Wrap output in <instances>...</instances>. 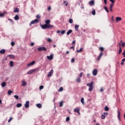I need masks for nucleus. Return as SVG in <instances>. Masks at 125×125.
Segmentation results:
<instances>
[{"instance_id":"nucleus-5","label":"nucleus","mask_w":125,"mask_h":125,"mask_svg":"<svg viewBox=\"0 0 125 125\" xmlns=\"http://www.w3.org/2000/svg\"><path fill=\"white\" fill-rule=\"evenodd\" d=\"M52 75H53V69H51L48 73V74H47V77L48 78H50V77H51V76H52Z\"/></svg>"},{"instance_id":"nucleus-41","label":"nucleus","mask_w":125,"mask_h":125,"mask_svg":"<svg viewBox=\"0 0 125 125\" xmlns=\"http://www.w3.org/2000/svg\"><path fill=\"white\" fill-rule=\"evenodd\" d=\"M105 111H109V107L108 106H106L104 108Z\"/></svg>"},{"instance_id":"nucleus-20","label":"nucleus","mask_w":125,"mask_h":125,"mask_svg":"<svg viewBox=\"0 0 125 125\" xmlns=\"http://www.w3.org/2000/svg\"><path fill=\"white\" fill-rule=\"evenodd\" d=\"M22 86H25L27 85V83L24 81H22V83L21 84Z\"/></svg>"},{"instance_id":"nucleus-6","label":"nucleus","mask_w":125,"mask_h":125,"mask_svg":"<svg viewBox=\"0 0 125 125\" xmlns=\"http://www.w3.org/2000/svg\"><path fill=\"white\" fill-rule=\"evenodd\" d=\"M30 104V102L29 101H27L24 104L25 107L26 109L28 108V107H30V104Z\"/></svg>"},{"instance_id":"nucleus-26","label":"nucleus","mask_w":125,"mask_h":125,"mask_svg":"<svg viewBox=\"0 0 125 125\" xmlns=\"http://www.w3.org/2000/svg\"><path fill=\"white\" fill-rule=\"evenodd\" d=\"M14 12L17 13L19 12V8H15V9L14 10Z\"/></svg>"},{"instance_id":"nucleus-53","label":"nucleus","mask_w":125,"mask_h":125,"mask_svg":"<svg viewBox=\"0 0 125 125\" xmlns=\"http://www.w3.org/2000/svg\"><path fill=\"white\" fill-rule=\"evenodd\" d=\"M9 57L11 58H14V56L12 55H9Z\"/></svg>"},{"instance_id":"nucleus-60","label":"nucleus","mask_w":125,"mask_h":125,"mask_svg":"<svg viewBox=\"0 0 125 125\" xmlns=\"http://www.w3.org/2000/svg\"><path fill=\"white\" fill-rule=\"evenodd\" d=\"M75 46H72V47H70V48L71 49H73V50H75Z\"/></svg>"},{"instance_id":"nucleus-61","label":"nucleus","mask_w":125,"mask_h":125,"mask_svg":"<svg viewBox=\"0 0 125 125\" xmlns=\"http://www.w3.org/2000/svg\"><path fill=\"white\" fill-rule=\"evenodd\" d=\"M34 44H35V43L34 42H31L30 44V45H31V46H34Z\"/></svg>"},{"instance_id":"nucleus-36","label":"nucleus","mask_w":125,"mask_h":125,"mask_svg":"<svg viewBox=\"0 0 125 125\" xmlns=\"http://www.w3.org/2000/svg\"><path fill=\"white\" fill-rule=\"evenodd\" d=\"M114 7V3H111L110 4V6H109V8H113V7Z\"/></svg>"},{"instance_id":"nucleus-35","label":"nucleus","mask_w":125,"mask_h":125,"mask_svg":"<svg viewBox=\"0 0 125 125\" xmlns=\"http://www.w3.org/2000/svg\"><path fill=\"white\" fill-rule=\"evenodd\" d=\"M60 107H63V102H60Z\"/></svg>"},{"instance_id":"nucleus-4","label":"nucleus","mask_w":125,"mask_h":125,"mask_svg":"<svg viewBox=\"0 0 125 125\" xmlns=\"http://www.w3.org/2000/svg\"><path fill=\"white\" fill-rule=\"evenodd\" d=\"M98 73V70H97V69H95L93 70L92 74L94 76H97Z\"/></svg>"},{"instance_id":"nucleus-56","label":"nucleus","mask_w":125,"mask_h":125,"mask_svg":"<svg viewBox=\"0 0 125 125\" xmlns=\"http://www.w3.org/2000/svg\"><path fill=\"white\" fill-rule=\"evenodd\" d=\"M104 115L105 116H108V113L107 112H104Z\"/></svg>"},{"instance_id":"nucleus-11","label":"nucleus","mask_w":125,"mask_h":125,"mask_svg":"<svg viewBox=\"0 0 125 125\" xmlns=\"http://www.w3.org/2000/svg\"><path fill=\"white\" fill-rule=\"evenodd\" d=\"M118 116L117 118L119 120V121H121V112H120V110L117 111Z\"/></svg>"},{"instance_id":"nucleus-52","label":"nucleus","mask_w":125,"mask_h":125,"mask_svg":"<svg viewBox=\"0 0 125 125\" xmlns=\"http://www.w3.org/2000/svg\"><path fill=\"white\" fill-rule=\"evenodd\" d=\"M122 46L123 47H125V42H122Z\"/></svg>"},{"instance_id":"nucleus-22","label":"nucleus","mask_w":125,"mask_h":125,"mask_svg":"<svg viewBox=\"0 0 125 125\" xmlns=\"http://www.w3.org/2000/svg\"><path fill=\"white\" fill-rule=\"evenodd\" d=\"M6 86V83L2 82V83H1L2 87H5Z\"/></svg>"},{"instance_id":"nucleus-62","label":"nucleus","mask_w":125,"mask_h":125,"mask_svg":"<svg viewBox=\"0 0 125 125\" xmlns=\"http://www.w3.org/2000/svg\"><path fill=\"white\" fill-rule=\"evenodd\" d=\"M105 4H107V0H104Z\"/></svg>"},{"instance_id":"nucleus-64","label":"nucleus","mask_w":125,"mask_h":125,"mask_svg":"<svg viewBox=\"0 0 125 125\" xmlns=\"http://www.w3.org/2000/svg\"><path fill=\"white\" fill-rule=\"evenodd\" d=\"M122 62H125V58H124L122 60Z\"/></svg>"},{"instance_id":"nucleus-28","label":"nucleus","mask_w":125,"mask_h":125,"mask_svg":"<svg viewBox=\"0 0 125 125\" xmlns=\"http://www.w3.org/2000/svg\"><path fill=\"white\" fill-rule=\"evenodd\" d=\"M79 27H80L79 25L75 24V31H78V29H79Z\"/></svg>"},{"instance_id":"nucleus-2","label":"nucleus","mask_w":125,"mask_h":125,"mask_svg":"<svg viewBox=\"0 0 125 125\" xmlns=\"http://www.w3.org/2000/svg\"><path fill=\"white\" fill-rule=\"evenodd\" d=\"M38 51H46V48L45 47H40L38 48Z\"/></svg>"},{"instance_id":"nucleus-33","label":"nucleus","mask_w":125,"mask_h":125,"mask_svg":"<svg viewBox=\"0 0 125 125\" xmlns=\"http://www.w3.org/2000/svg\"><path fill=\"white\" fill-rule=\"evenodd\" d=\"M104 9L105 10V11H106V12H107V13H109V10H108V8H107V7L104 6Z\"/></svg>"},{"instance_id":"nucleus-17","label":"nucleus","mask_w":125,"mask_h":125,"mask_svg":"<svg viewBox=\"0 0 125 125\" xmlns=\"http://www.w3.org/2000/svg\"><path fill=\"white\" fill-rule=\"evenodd\" d=\"M45 23L46 25H49L50 23V20H47L45 21Z\"/></svg>"},{"instance_id":"nucleus-58","label":"nucleus","mask_w":125,"mask_h":125,"mask_svg":"<svg viewBox=\"0 0 125 125\" xmlns=\"http://www.w3.org/2000/svg\"><path fill=\"white\" fill-rule=\"evenodd\" d=\"M109 1H111V3H114L115 1L114 0H109Z\"/></svg>"},{"instance_id":"nucleus-19","label":"nucleus","mask_w":125,"mask_h":125,"mask_svg":"<svg viewBox=\"0 0 125 125\" xmlns=\"http://www.w3.org/2000/svg\"><path fill=\"white\" fill-rule=\"evenodd\" d=\"M0 53L1 54H4L5 53V50L4 49H2L0 51Z\"/></svg>"},{"instance_id":"nucleus-34","label":"nucleus","mask_w":125,"mask_h":125,"mask_svg":"<svg viewBox=\"0 0 125 125\" xmlns=\"http://www.w3.org/2000/svg\"><path fill=\"white\" fill-rule=\"evenodd\" d=\"M11 93H13V92L12 91H11V90H9V91H8V94L9 95H11Z\"/></svg>"},{"instance_id":"nucleus-7","label":"nucleus","mask_w":125,"mask_h":125,"mask_svg":"<svg viewBox=\"0 0 125 125\" xmlns=\"http://www.w3.org/2000/svg\"><path fill=\"white\" fill-rule=\"evenodd\" d=\"M74 112L75 113H77L78 115H80L81 113L80 112V108H76L74 109Z\"/></svg>"},{"instance_id":"nucleus-63","label":"nucleus","mask_w":125,"mask_h":125,"mask_svg":"<svg viewBox=\"0 0 125 125\" xmlns=\"http://www.w3.org/2000/svg\"><path fill=\"white\" fill-rule=\"evenodd\" d=\"M48 10H51V7L50 6L48 7Z\"/></svg>"},{"instance_id":"nucleus-47","label":"nucleus","mask_w":125,"mask_h":125,"mask_svg":"<svg viewBox=\"0 0 125 125\" xmlns=\"http://www.w3.org/2000/svg\"><path fill=\"white\" fill-rule=\"evenodd\" d=\"M14 96L15 98H16V99H19V97L17 95H14Z\"/></svg>"},{"instance_id":"nucleus-50","label":"nucleus","mask_w":125,"mask_h":125,"mask_svg":"<svg viewBox=\"0 0 125 125\" xmlns=\"http://www.w3.org/2000/svg\"><path fill=\"white\" fill-rule=\"evenodd\" d=\"M13 119V118L12 117H10V118L8 120V122L9 123H10V122H11V121H12Z\"/></svg>"},{"instance_id":"nucleus-59","label":"nucleus","mask_w":125,"mask_h":125,"mask_svg":"<svg viewBox=\"0 0 125 125\" xmlns=\"http://www.w3.org/2000/svg\"><path fill=\"white\" fill-rule=\"evenodd\" d=\"M122 55H123V57H125V50L122 53Z\"/></svg>"},{"instance_id":"nucleus-38","label":"nucleus","mask_w":125,"mask_h":125,"mask_svg":"<svg viewBox=\"0 0 125 125\" xmlns=\"http://www.w3.org/2000/svg\"><path fill=\"white\" fill-rule=\"evenodd\" d=\"M69 22L70 24H72V23H73V19L70 18L69 20Z\"/></svg>"},{"instance_id":"nucleus-40","label":"nucleus","mask_w":125,"mask_h":125,"mask_svg":"<svg viewBox=\"0 0 125 125\" xmlns=\"http://www.w3.org/2000/svg\"><path fill=\"white\" fill-rule=\"evenodd\" d=\"M83 72H81L79 74V78H82V77H83Z\"/></svg>"},{"instance_id":"nucleus-57","label":"nucleus","mask_w":125,"mask_h":125,"mask_svg":"<svg viewBox=\"0 0 125 125\" xmlns=\"http://www.w3.org/2000/svg\"><path fill=\"white\" fill-rule=\"evenodd\" d=\"M8 20L9 21H11L13 23V24H14V21H12V20H11L10 19H8Z\"/></svg>"},{"instance_id":"nucleus-15","label":"nucleus","mask_w":125,"mask_h":125,"mask_svg":"<svg viewBox=\"0 0 125 125\" xmlns=\"http://www.w3.org/2000/svg\"><path fill=\"white\" fill-rule=\"evenodd\" d=\"M89 4L90 6H93L94 5V0H92L89 2Z\"/></svg>"},{"instance_id":"nucleus-18","label":"nucleus","mask_w":125,"mask_h":125,"mask_svg":"<svg viewBox=\"0 0 125 125\" xmlns=\"http://www.w3.org/2000/svg\"><path fill=\"white\" fill-rule=\"evenodd\" d=\"M37 107L38 108H39V109H42V105L41 104H37Z\"/></svg>"},{"instance_id":"nucleus-42","label":"nucleus","mask_w":125,"mask_h":125,"mask_svg":"<svg viewBox=\"0 0 125 125\" xmlns=\"http://www.w3.org/2000/svg\"><path fill=\"white\" fill-rule=\"evenodd\" d=\"M65 33H66L65 30H62V32H61V33L62 34V35H64V34H65Z\"/></svg>"},{"instance_id":"nucleus-16","label":"nucleus","mask_w":125,"mask_h":125,"mask_svg":"<svg viewBox=\"0 0 125 125\" xmlns=\"http://www.w3.org/2000/svg\"><path fill=\"white\" fill-rule=\"evenodd\" d=\"M102 55H103V52H101L100 53L99 56L97 58V60H100V58H101V56H102Z\"/></svg>"},{"instance_id":"nucleus-14","label":"nucleus","mask_w":125,"mask_h":125,"mask_svg":"<svg viewBox=\"0 0 125 125\" xmlns=\"http://www.w3.org/2000/svg\"><path fill=\"white\" fill-rule=\"evenodd\" d=\"M6 14V12L4 11L2 13H0V17L2 18L4 17V15Z\"/></svg>"},{"instance_id":"nucleus-55","label":"nucleus","mask_w":125,"mask_h":125,"mask_svg":"<svg viewBox=\"0 0 125 125\" xmlns=\"http://www.w3.org/2000/svg\"><path fill=\"white\" fill-rule=\"evenodd\" d=\"M71 44H76V41H73L71 43Z\"/></svg>"},{"instance_id":"nucleus-46","label":"nucleus","mask_w":125,"mask_h":125,"mask_svg":"<svg viewBox=\"0 0 125 125\" xmlns=\"http://www.w3.org/2000/svg\"><path fill=\"white\" fill-rule=\"evenodd\" d=\"M99 49L100 50H101V51H103L104 50V48H103V47H100Z\"/></svg>"},{"instance_id":"nucleus-13","label":"nucleus","mask_w":125,"mask_h":125,"mask_svg":"<svg viewBox=\"0 0 125 125\" xmlns=\"http://www.w3.org/2000/svg\"><path fill=\"white\" fill-rule=\"evenodd\" d=\"M47 58L49 60H52L53 59V54H51L50 56H47Z\"/></svg>"},{"instance_id":"nucleus-44","label":"nucleus","mask_w":125,"mask_h":125,"mask_svg":"<svg viewBox=\"0 0 125 125\" xmlns=\"http://www.w3.org/2000/svg\"><path fill=\"white\" fill-rule=\"evenodd\" d=\"M58 91H63V87H61L60 89L58 90Z\"/></svg>"},{"instance_id":"nucleus-43","label":"nucleus","mask_w":125,"mask_h":125,"mask_svg":"<svg viewBox=\"0 0 125 125\" xmlns=\"http://www.w3.org/2000/svg\"><path fill=\"white\" fill-rule=\"evenodd\" d=\"M92 15H95L96 12H95V10H93L92 11Z\"/></svg>"},{"instance_id":"nucleus-30","label":"nucleus","mask_w":125,"mask_h":125,"mask_svg":"<svg viewBox=\"0 0 125 125\" xmlns=\"http://www.w3.org/2000/svg\"><path fill=\"white\" fill-rule=\"evenodd\" d=\"M81 78L80 77H78L77 79H76V82H77V83H81Z\"/></svg>"},{"instance_id":"nucleus-27","label":"nucleus","mask_w":125,"mask_h":125,"mask_svg":"<svg viewBox=\"0 0 125 125\" xmlns=\"http://www.w3.org/2000/svg\"><path fill=\"white\" fill-rule=\"evenodd\" d=\"M17 108H20V107H22V104L19 103L17 104Z\"/></svg>"},{"instance_id":"nucleus-24","label":"nucleus","mask_w":125,"mask_h":125,"mask_svg":"<svg viewBox=\"0 0 125 125\" xmlns=\"http://www.w3.org/2000/svg\"><path fill=\"white\" fill-rule=\"evenodd\" d=\"M116 22H118V21H121V20H122V18L120 17H116Z\"/></svg>"},{"instance_id":"nucleus-45","label":"nucleus","mask_w":125,"mask_h":125,"mask_svg":"<svg viewBox=\"0 0 125 125\" xmlns=\"http://www.w3.org/2000/svg\"><path fill=\"white\" fill-rule=\"evenodd\" d=\"M11 44L12 46H14V45H15V42H11Z\"/></svg>"},{"instance_id":"nucleus-21","label":"nucleus","mask_w":125,"mask_h":125,"mask_svg":"<svg viewBox=\"0 0 125 125\" xmlns=\"http://www.w3.org/2000/svg\"><path fill=\"white\" fill-rule=\"evenodd\" d=\"M14 19L17 21L18 20H19V16L18 15H16L15 17H14Z\"/></svg>"},{"instance_id":"nucleus-48","label":"nucleus","mask_w":125,"mask_h":125,"mask_svg":"<svg viewBox=\"0 0 125 125\" xmlns=\"http://www.w3.org/2000/svg\"><path fill=\"white\" fill-rule=\"evenodd\" d=\"M101 119H102V120H104V119H105V115L102 114L101 116Z\"/></svg>"},{"instance_id":"nucleus-49","label":"nucleus","mask_w":125,"mask_h":125,"mask_svg":"<svg viewBox=\"0 0 125 125\" xmlns=\"http://www.w3.org/2000/svg\"><path fill=\"white\" fill-rule=\"evenodd\" d=\"M69 121H70V117H67L66 118V122H69Z\"/></svg>"},{"instance_id":"nucleus-3","label":"nucleus","mask_w":125,"mask_h":125,"mask_svg":"<svg viewBox=\"0 0 125 125\" xmlns=\"http://www.w3.org/2000/svg\"><path fill=\"white\" fill-rule=\"evenodd\" d=\"M36 23H39V20L35 19L34 21H32L29 24V26H32V24H34Z\"/></svg>"},{"instance_id":"nucleus-12","label":"nucleus","mask_w":125,"mask_h":125,"mask_svg":"<svg viewBox=\"0 0 125 125\" xmlns=\"http://www.w3.org/2000/svg\"><path fill=\"white\" fill-rule=\"evenodd\" d=\"M36 70L35 69H32L28 71L27 72V75H31V74H33Z\"/></svg>"},{"instance_id":"nucleus-39","label":"nucleus","mask_w":125,"mask_h":125,"mask_svg":"<svg viewBox=\"0 0 125 125\" xmlns=\"http://www.w3.org/2000/svg\"><path fill=\"white\" fill-rule=\"evenodd\" d=\"M39 89H40V90H42V89H43V85H40L39 87Z\"/></svg>"},{"instance_id":"nucleus-9","label":"nucleus","mask_w":125,"mask_h":125,"mask_svg":"<svg viewBox=\"0 0 125 125\" xmlns=\"http://www.w3.org/2000/svg\"><path fill=\"white\" fill-rule=\"evenodd\" d=\"M41 28H42L43 30H45V29H47V24H41Z\"/></svg>"},{"instance_id":"nucleus-29","label":"nucleus","mask_w":125,"mask_h":125,"mask_svg":"<svg viewBox=\"0 0 125 125\" xmlns=\"http://www.w3.org/2000/svg\"><path fill=\"white\" fill-rule=\"evenodd\" d=\"M76 51L78 53H80V52H82V51H83V48L81 47L80 50H77Z\"/></svg>"},{"instance_id":"nucleus-51","label":"nucleus","mask_w":125,"mask_h":125,"mask_svg":"<svg viewBox=\"0 0 125 125\" xmlns=\"http://www.w3.org/2000/svg\"><path fill=\"white\" fill-rule=\"evenodd\" d=\"M36 18H37V19H40L41 18V16L39 15H37V16H36Z\"/></svg>"},{"instance_id":"nucleus-54","label":"nucleus","mask_w":125,"mask_h":125,"mask_svg":"<svg viewBox=\"0 0 125 125\" xmlns=\"http://www.w3.org/2000/svg\"><path fill=\"white\" fill-rule=\"evenodd\" d=\"M71 62L72 63H74L75 62V58H72L71 59Z\"/></svg>"},{"instance_id":"nucleus-10","label":"nucleus","mask_w":125,"mask_h":125,"mask_svg":"<svg viewBox=\"0 0 125 125\" xmlns=\"http://www.w3.org/2000/svg\"><path fill=\"white\" fill-rule=\"evenodd\" d=\"M35 63H36V62L35 61H33L27 64V67H30V66L35 65Z\"/></svg>"},{"instance_id":"nucleus-25","label":"nucleus","mask_w":125,"mask_h":125,"mask_svg":"<svg viewBox=\"0 0 125 125\" xmlns=\"http://www.w3.org/2000/svg\"><path fill=\"white\" fill-rule=\"evenodd\" d=\"M81 102L83 105H84V99L83 98H81Z\"/></svg>"},{"instance_id":"nucleus-37","label":"nucleus","mask_w":125,"mask_h":125,"mask_svg":"<svg viewBox=\"0 0 125 125\" xmlns=\"http://www.w3.org/2000/svg\"><path fill=\"white\" fill-rule=\"evenodd\" d=\"M10 67H13V61H10Z\"/></svg>"},{"instance_id":"nucleus-32","label":"nucleus","mask_w":125,"mask_h":125,"mask_svg":"<svg viewBox=\"0 0 125 125\" xmlns=\"http://www.w3.org/2000/svg\"><path fill=\"white\" fill-rule=\"evenodd\" d=\"M47 42H52V40H51V39H50V38H48L47 39Z\"/></svg>"},{"instance_id":"nucleus-8","label":"nucleus","mask_w":125,"mask_h":125,"mask_svg":"<svg viewBox=\"0 0 125 125\" xmlns=\"http://www.w3.org/2000/svg\"><path fill=\"white\" fill-rule=\"evenodd\" d=\"M54 26L52 24H47V29H53Z\"/></svg>"},{"instance_id":"nucleus-23","label":"nucleus","mask_w":125,"mask_h":125,"mask_svg":"<svg viewBox=\"0 0 125 125\" xmlns=\"http://www.w3.org/2000/svg\"><path fill=\"white\" fill-rule=\"evenodd\" d=\"M72 32H73V30H72L71 29L69 30L68 32L66 33L67 35L69 36V35H70V34H71Z\"/></svg>"},{"instance_id":"nucleus-31","label":"nucleus","mask_w":125,"mask_h":125,"mask_svg":"<svg viewBox=\"0 0 125 125\" xmlns=\"http://www.w3.org/2000/svg\"><path fill=\"white\" fill-rule=\"evenodd\" d=\"M118 53L119 54H121L122 53V47H119Z\"/></svg>"},{"instance_id":"nucleus-1","label":"nucleus","mask_w":125,"mask_h":125,"mask_svg":"<svg viewBox=\"0 0 125 125\" xmlns=\"http://www.w3.org/2000/svg\"><path fill=\"white\" fill-rule=\"evenodd\" d=\"M87 86H89V91H91L93 89V82H91V83H87Z\"/></svg>"}]
</instances>
